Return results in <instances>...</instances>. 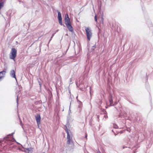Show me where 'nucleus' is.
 <instances>
[{"instance_id":"nucleus-1","label":"nucleus","mask_w":153,"mask_h":153,"mask_svg":"<svg viewBox=\"0 0 153 153\" xmlns=\"http://www.w3.org/2000/svg\"><path fill=\"white\" fill-rule=\"evenodd\" d=\"M65 22L68 30L71 32H73L74 31V29L71 25L70 19L67 14H66L65 15Z\"/></svg>"},{"instance_id":"nucleus-2","label":"nucleus","mask_w":153,"mask_h":153,"mask_svg":"<svg viewBox=\"0 0 153 153\" xmlns=\"http://www.w3.org/2000/svg\"><path fill=\"white\" fill-rule=\"evenodd\" d=\"M17 51L15 48L11 49V52L10 54V58L11 59L14 60L16 56Z\"/></svg>"},{"instance_id":"nucleus-3","label":"nucleus","mask_w":153,"mask_h":153,"mask_svg":"<svg viewBox=\"0 0 153 153\" xmlns=\"http://www.w3.org/2000/svg\"><path fill=\"white\" fill-rule=\"evenodd\" d=\"M67 139L68 146L71 148H73L74 146V144L72 140V137H70V134H67Z\"/></svg>"},{"instance_id":"nucleus-4","label":"nucleus","mask_w":153,"mask_h":153,"mask_svg":"<svg viewBox=\"0 0 153 153\" xmlns=\"http://www.w3.org/2000/svg\"><path fill=\"white\" fill-rule=\"evenodd\" d=\"M85 30L86 32V36L88 40V41H90L92 35V33L91 32V30L89 27L86 28Z\"/></svg>"},{"instance_id":"nucleus-5","label":"nucleus","mask_w":153,"mask_h":153,"mask_svg":"<svg viewBox=\"0 0 153 153\" xmlns=\"http://www.w3.org/2000/svg\"><path fill=\"white\" fill-rule=\"evenodd\" d=\"M73 120V119L72 117V116L70 114H68L67 119V125H69V123L71 122Z\"/></svg>"},{"instance_id":"nucleus-6","label":"nucleus","mask_w":153,"mask_h":153,"mask_svg":"<svg viewBox=\"0 0 153 153\" xmlns=\"http://www.w3.org/2000/svg\"><path fill=\"white\" fill-rule=\"evenodd\" d=\"M35 118L37 125H38L40 123L41 117L39 114H38L35 116Z\"/></svg>"},{"instance_id":"nucleus-7","label":"nucleus","mask_w":153,"mask_h":153,"mask_svg":"<svg viewBox=\"0 0 153 153\" xmlns=\"http://www.w3.org/2000/svg\"><path fill=\"white\" fill-rule=\"evenodd\" d=\"M10 75L11 77L15 78L16 80L17 81L16 78V77L15 72L14 70H12L10 72Z\"/></svg>"},{"instance_id":"nucleus-8","label":"nucleus","mask_w":153,"mask_h":153,"mask_svg":"<svg viewBox=\"0 0 153 153\" xmlns=\"http://www.w3.org/2000/svg\"><path fill=\"white\" fill-rule=\"evenodd\" d=\"M110 99L109 100L110 105V106H114L115 105L116 103H115V104H113V100H112V95L111 94H110Z\"/></svg>"},{"instance_id":"nucleus-9","label":"nucleus","mask_w":153,"mask_h":153,"mask_svg":"<svg viewBox=\"0 0 153 153\" xmlns=\"http://www.w3.org/2000/svg\"><path fill=\"white\" fill-rule=\"evenodd\" d=\"M56 11L58 14V19L59 20H62L61 14L58 10H57Z\"/></svg>"},{"instance_id":"nucleus-10","label":"nucleus","mask_w":153,"mask_h":153,"mask_svg":"<svg viewBox=\"0 0 153 153\" xmlns=\"http://www.w3.org/2000/svg\"><path fill=\"white\" fill-rule=\"evenodd\" d=\"M101 2L100 1V3H99V4H98V9L100 11L101 10Z\"/></svg>"},{"instance_id":"nucleus-11","label":"nucleus","mask_w":153,"mask_h":153,"mask_svg":"<svg viewBox=\"0 0 153 153\" xmlns=\"http://www.w3.org/2000/svg\"><path fill=\"white\" fill-rule=\"evenodd\" d=\"M5 73H6V71H3L0 72V74H2L3 76L4 77V75H5Z\"/></svg>"},{"instance_id":"nucleus-12","label":"nucleus","mask_w":153,"mask_h":153,"mask_svg":"<svg viewBox=\"0 0 153 153\" xmlns=\"http://www.w3.org/2000/svg\"><path fill=\"white\" fill-rule=\"evenodd\" d=\"M100 23L101 24H102L103 25L104 24L103 18L102 17L101 20L100 21Z\"/></svg>"},{"instance_id":"nucleus-13","label":"nucleus","mask_w":153,"mask_h":153,"mask_svg":"<svg viewBox=\"0 0 153 153\" xmlns=\"http://www.w3.org/2000/svg\"><path fill=\"white\" fill-rule=\"evenodd\" d=\"M59 24L61 25H62V20H59Z\"/></svg>"},{"instance_id":"nucleus-14","label":"nucleus","mask_w":153,"mask_h":153,"mask_svg":"<svg viewBox=\"0 0 153 153\" xmlns=\"http://www.w3.org/2000/svg\"><path fill=\"white\" fill-rule=\"evenodd\" d=\"M19 97V95L18 94L17 95V100H16V101H17V106H18V98Z\"/></svg>"},{"instance_id":"nucleus-15","label":"nucleus","mask_w":153,"mask_h":153,"mask_svg":"<svg viewBox=\"0 0 153 153\" xmlns=\"http://www.w3.org/2000/svg\"><path fill=\"white\" fill-rule=\"evenodd\" d=\"M113 127L115 128H118V126L116 124H113Z\"/></svg>"},{"instance_id":"nucleus-16","label":"nucleus","mask_w":153,"mask_h":153,"mask_svg":"<svg viewBox=\"0 0 153 153\" xmlns=\"http://www.w3.org/2000/svg\"><path fill=\"white\" fill-rule=\"evenodd\" d=\"M92 48L91 49V51H92L94 50V48H95L96 46L95 45H94L92 46Z\"/></svg>"},{"instance_id":"nucleus-17","label":"nucleus","mask_w":153,"mask_h":153,"mask_svg":"<svg viewBox=\"0 0 153 153\" xmlns=\"http://www.w3.org/2000/svg\"><path fill=\"white\" fill-rule=\"evenodd\" d=\"M65 130L67 134H69V133L68 131V129L67 128L65 129Z\"/></svg>"},{"instance_id":"nucleus-18","label":"nucleus","mask_w":153,"mask_h":153,"mask_svg":"<svg viewBox=\"0 0 153 153\" xmlns=\"http://www.w3.org/2000/svg\"><path fill=\"white\" fill-rule=\"evenodd\" d=\"M94 20H95V21L96 22H97V16L96 15H95V16H94Z\"/></svg>"},{"instance_id":"nucleus-19","label":"nucleus","mask_w":153,"mask_h":153,"mask_svg":"<svg viewBox=\"0 0 153 153\" xmlns=\"http://www.w3.org/2000/svg\"><path fill=\"white\" fill-rule=\"evenodd\" d=\"M27 150L28 151H31V148H30V149L29 148H28V149H27Z\"/></svg>"},{"instance_id":"nucleus-20","label":"nucleus","mask_w":153,"mask_h":153,"mask_svg":"<svg viewBox=\"0 0 153 153\" xmlns=\"http://www.w3.org/2000/svg\"><path fill=\"white\" fill-rule=\"evenodd\" d=\"M104 118H105L106 119V118H108V116H107V115H104Z\"/></svg>"},{"instance_id":"nucleus-21","label":"nucleus","mask_w":153,"mask_h":153,"mask_svg":"<svg viewBox=\"0 0 153 153\" xmlns=\"http://www.w3.org/2000/svg\"><path fill=\"white\" fill-rule=\"evenodd\" d=\"M120 133H124V132H123V131H120Z\"/></svg>"},{"instance_id":"nucleus-22","label":"nucleus","mask_w":153,"mask_h":153,"mask_svg":"<svg viewBox=\"0 0 153 153\" xmlns=\"http://www.w3.org/2000/svg\"><path fill=\"white\" fill-rule=\"evenodd\" d=\"M54 34H53L52 35V36L51 37V39L53 38V36L54 35Z\"/></svg>"},{"instance_id":"nucleus-23","label":"nucleus","mask_w":153,"mask_h":153,"mask_svg":"<svg viewBox=\"0 0 153 153\" xmlns=\"http://www.w3.org/2000/svg\"><path fill=\"white\" fill-rule=\"evenodd\" d=\"M71 112V111L70 110V109H69V111H68V114H70Z\"/></svg>"},{"instance_id":"nucleus-24","label":"nucleus","mask_w":153,"mask_h":153,"mask_svg":"<svg viewBox=\"0 0 153 153\" xmlns=\"http://www.w3.org/2000/svg\"><path fill=\"white\" fill-rule=\"evenodd\" d=\"M112 131L114 133V134H116L115 133V132L113 130H112Z\"/></svg>"},{"instance_id":"nucleus-25","label":"nucleus","mask_w":153,"mask_h":153,"mask_svg":"<svg viewBox=\"0 0 153 153\" xmlns=\"http://www.w3.org/2000/svg\"><path fill=\"white\" fill-rule=\"evenodd\" d=\"M20 123H21V125L22 126V122L21 121H20Z\"/></svg>"},{"instance_id":"nucleus-26","label":"nucleus","mask_w":153,"mask_h":153,"mask_svg":"<svg viewBox=\"0 0 153 153\" xmlns=\"http://www.w3.org/2000/svg\"><path fill=\"white\" fill-rule=\"evenodd\" d=\"M99 32H100L101 30H100V29L99 28Z\"/></svg>"},{"instance_id":"nucleus-27","label":"nucleus","mask_w":153,"mask_h":153,"mask_svg":"<svg viewBox=\"0 0 153 153\" xmlns=\"http://www.w3.org/2000/svg\"><path fill=\"white\" fill-rule=\"evenodd\" d=\"M11 140L12 141H13L14 140L13 139L12 140Z\"/></svg>"},{"instance_id":"nucleus-28","label":"nucleus","mask_w":153,"mask_h":153,"mask_svg":"<svg viewBox=\"0 0 153 153\" xmlns=\"http://www.w3.org/2000/svg\"><path fill=\"white\" fill-rule=\"evenodd\" d=\"M76 84L77 85V84L78 83V82H76Z\"/></svg>"},{"instance_id":"nucleus-29","label":"nucleus","mask_w":153,"mask_h":153,"mask_svg":"<svg viewBox=\"0 0 153 153\" xmlns=\"http://www.w3.org/2000/svg\"><path fill=\"white\" fill-rule=\"evenodd\" d=\"M87 137V134H86V135L85 136V137L86 138Z\"/></svg>"},{"instance_id":"nucleus-30","label":"nucleus","mask_w":153,"mask_h":153,"mask_svg":"<svg viewBox=\"0 0 153 153\" xmlns=\"http://www.w3.org/2000/svg\"><path fill=\"white\" fill-rule=\"evenodd\" d=\"M14 133H12L11 134H14Z\"/></svg>"},{"instance_id":"nucleus-31","label":"nucleus","mask_w":153,"mask_h":153,"mask_svg":"<svg viewBox=\"0 0 153 153\" xmlns=\"http://www.w3.org/2000/svg\"><path fill=\"white\" fill-rule=\"evenodd\" d=\"M10 134H9V135H8V136H10Z\"/></svg>"},{"instance_id":"nucleus-32","label":"nucleus","mask_w":153,"mask_h":153,"mask_svg":"<svg viewBox=\"0 0 153 153\" xmlns=\"http://www.w3.org/2000/svg\"><path fill=\"white\" fill-rule=\"evenodd\" d=\"M51 39H50V40H49V41H51Z\"/></svg>"},{"instance_id":"nucleus-33","label":"nucleus","mask_w":153,"mask_h":153,"mask_svg":"<svg viewBox=\"0 0 153 153\" xmlns=\"http://www.w3.org/2000/svg\"><path fill=\"white\" fill-rule=\"evenodd\" d=\"M51 39H50V40H49V41H51Z\"/></svg>"},{"instance_id":"nucleus-34","label":"nucleus","mask_w":153,"mask_h":153,"mask_svg":"<svg viewBox=\"0 0 153 153\" xmlns=\"http://www.w3.org/2000/svg\"><path fill=\"white\" fill-rule=\"evenodd\" d=\"M51 39H50V40H49V41H51Z\"/></svg>"},{"instance_id":"nucleus-35","label":"nucleus","mask_w":153,"mask_h":153,"mask_svg":"<svg viewBox=\"0 0 153 153\" xmlns=\"http://www.w3.org/2000/svg\"><path fill=\"white\" fill-rule=\"evenodd\" d=\"M98 153H100V152H98Z\"/></svg>"},{"instance_id":"nucleus-36","label":"nucleus","mask_w":153,"mask_h":153,"mask_svg":"<svg viewBox=\"0 0 153 153\" xmlns=\"http://www.w3.org/2000/svg\"><path fill=\"white\" fill-rule=\"evenodd\" d=\"M45 153V152H43V153Z\"/></svg>"},{"instance_id":"nucleus-37","label":"nucleus","mask_w":153,"mask_h":153,"mask_svg":"<svg viewBox=\"0 0 153 153\" xmlns=\"http://www.w3.org/2000/svg\"><path fill=\"white\" fill-rule=\"evenodd\" d=\"M1 143V142H0V143Z\"/></svg>"}]
</instances>
